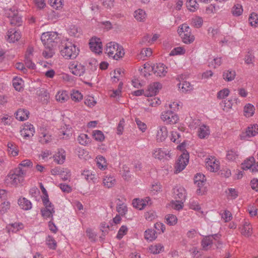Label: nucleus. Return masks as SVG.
Masks as SVG:
<instances>
[{"label": "nucleus", "mask_w": 258, "mask_h": 258, "mask_svg": "<svg viewBox=\"0 0 258 258\" xmlns=\"http://www.w3.org/2000/svg\"><path fill=\"white\" fill-rule=\"evenodd\" d=\"M62 46L60 53L62 56L67 59L75 58L78 55L79 49L70 41H67Z\"/></svg>", "instance_id": "3"}, {"label": "nucleus", "mask_w": 258, "mask_h": 258, "mask_svg": "<svg viewBox=\"0 0 258 258\" xmlns=\"http://www.w3.org/2000/svg\"><path fill=\"white\" fill-rule=\"evenodd\" d=\"M97 167L101 170H105L107 167V164L105 158L102 156H98L96 157Z\"/></svg>", "instance_id": "40"}, {"label": "nucleus", "mask_w": 258, "mask_h": 258, "mask_svg": "<svg viewBox=\"0 0 258 258\" xmlns=\"http://www.w3.org/2000/svg\"><path fill=\"white\" fill-rule=\"evenodd\" d=\"M160 118L166 124H174L179 120L178 115L171 110H165L161 112Z\"/></svg>", "instance_id": "6"}, {"label": "nucleus", "mask_w": 258, "mask_h": 258, "mask_svg": "<svg viewBox=\"0 0 258 258\" xmlns=\"http://www.w3.org/2000/svg\"><path fill=\"white\" fill-rule=\"evenodd\" d=\"M46 243L49 248L52 249H56L57 243L52 236L49 235L47 237Z\"/></svg>", "instance_id": "49"}, {"label": "nucleus", "mask_w": 258, "mask_h": 258, "mask_svg": "<svg viewBox=\"0 0 258 258\" xmlns=\"http://www.w3.org/2000/svg\"><path fill=\"white\" fill-rule=\"evenodd\" d=\"M220 238V235L214 234L204 237L201 241L203 249L208 250L210 249L213 243V239L217 240Z\"/></svg>", "instance_id": "14"}, {"label": "nucleus", "mask_w": 258, "mask_h": 258, "mask_svg": "<svg viewBox=\"0 0 258 258\" xmlns=\"http://www.w3.org/2000/svg\"><path fill=\"white\" fill-rule=\"evenodd\" d=\"M7 147L8 151L11 155L16 156L18 155L19 150L15 144L12 142H9Z\"/></svg>", "instance_id": "43"}, {"label": "nucleus", "mask_w": 258, "mask_h": 258, "mask_svg": "<svg viewBox=\"0 0 258 258\" xmlns=\"http://www.w3.org/2000/svg\"><path fill=\"white\" fill-rule=\"evenodd\" d=\"M223 78L227 82H231L234 80L236 76V72L234 70L230 69L225 70L223 73Z\"/></svg>", "instance_id": "30"}, {"label": "nucleus", "mask_w": 258, "mask_h": 258, "mask_svg": "<svg viewBox=\"0 0 258 258\" xmlns=\"http://www.w3.org/2000/svg\"><path fill=\"white\" fill-rule=\"evenodd\" d=\"M90 48L92 51L95 53L100 54L102 51V44L99 38H92L89 43Z\"/></svg>", "instance_id": "16"}, {"label": "nucleus", "mask_w": 258, "mask_h": 258, "mask_svg": "<svg viewBox=\"0 0 258 258\" xmlns=\"http://www.w3.org/2000/svg\"><path fill=\"white\" fill-rule=\"evenodd\" d=\"M21 135L25 139H29L33 136L35 128L31 124H25L20 131Z\"/></svg>", "instance_id": "15"}, {"label": "nucleus", "mask_w": 258, "mask_h": 258, "mask_svg": "<svg viewBox=\"0 0 258 258\" xmlns=\"http://www.w3.org/2000/svg\"><path fill=\"white\" fill-rule=\"evenodd\" d=\"M42 216L45 218L52 219L53 215L55 212L53 206H46L41 210Z\"/></svg>", "instance_id": "29"}, {"label": "nucleus", "mask_w": 258, "mask_h": 258, "mask_svg": "<svg viewBox=\"0 0 258 258\" xmlns=\"http://www.w3.org/2000/svg\"><path fill=\"white\" fill-rule=\"evenodd\" d=\"M6 16L9 19L10 23L13 25L19 26L22 22V18L15 8H10L5 11Z\"/></svg>", "instance_id": "8"}, {"label": "nucleus", "mask_w": 258, "mask_h": 258, "mask_svg": "<svg viewBox=\"0 0 258 258\" xmlns=\"http://www.w3.org/2000/svg\"><path fill=\"white\" fill-rule=\"evenodd\" d=\"M200 121L198 120H194L190 124L191 128H196L197 126L199 127L198 129V137L201 139L207 138L210 134V130L209 126L204 124H199Z\"/></svg>", "instance_id": "7"}, {"label": "nucleus", "mask_w": 258, "mask_h": 258, "mask_svg": "<svg viewBox=\"0 0 258 258\" xmlns=\"http://www.w3.org/2000/svg\"><path fill=\"white\" fill-rule=\"evenodd\" d=\"M66 151L63 149H59L53 156L54 160L58 164H62L66 160Z\"/></svg>", "instance_id": "25"}, {"label": "nucleus", "mask_w": 258, "mask_h": 258, "mask_svg": "<svg viewBox=\"0 0 258 258\" xmlns=\"http://www.w3.org/2000/svg\"><path fill=\"white\" fill-rule=\"evenodd\" d=\"M25 172L20 167L10 172L6 177V182L13 186H16L24 180Z\"/></svg>", "instance_id": "2"}, {"label": "nucleus", "mask_w": 258, "mask_h": 258, "mask_svg": "<svg viewBox=\"0 0 258 258\" xmlns=\"http://www.w3.org/2000/svg\"><path fill=\"white\" fill-rule=\"evenodd\" d=\"M242 12L243 9L241 5L237 4L233 6L232 13L234 16H239L242 14Z\"/></svg>", "instance_id": "52"}, {"label": "nucleus", "mask_w": 258, "mask_h": 258, "mask_svg": "<svg viewBox=\"0 0 258 258\" xmlns=\"http://www.w3.org/2000/svg\"><path fill=\"white\" fill-rule=\"evenodd\" d=\"M238 156L237 152L234 149H232L227 151L226 157L229 160L234 161L237 158Z\"/></svg>", "instance_id": "56"}, {"label": "nucleus", "mask_w": 258, "mask_h": 258, "mask_svg": "<svg viewBox=\"0 0 258 258\" xmlns=\"http://www.w3.org/2000/svg\"><path fill=\"white\" fill-rule=\"evenodd\" d=\"M220 106L223 110L228 111L232 108V100L228 99H224L220 103Z\"/></svg>", "instance_id": "46"}, {"label": "nucleus", "mask_w": 258, "mask_h": 258, "mask_svg": "<svg viewBox=\"0 0 258 258\" xmlns=\"http://www.w3.org/2000/svg\"><path fill=\"white\" fill-rule=\"evenodd\" d=\"M24 228L23 224L22 223H15L12 224L10 228V230L13 232H16L20 229Z\"/></svg>", "instance_id": "60"}, {"label": "nucleus", "mask_w": 258, "mask_h": 258, "mask_svg": "<svg viewBox=\"0 0 258 258\" xmlns=\"http://www.w3.org/2000/svg\"><path fill=\"white\" fill-rule=\"evenodd\" d=\"M79 143L83 146H86L90 142V139L88 135L85 134L80 135L77 139Z\"/></svg>", "instance_id": "44"}, {"label": "nucleus", "mask_w": 258, "mask_h": 258, "mask_svg": "<svg viewBox=\"0 0 258 258\" xmlns=\"http://www.w3.org/2000/svg\"><path fill=\"white\" fill-rule=\"evenodd\" d=\"M18 204L21 209L25 211L30 210L32 207L31 202L24 197H20L18 200Z\"/></svg>", "instance_id": "23"}, {"label": "nucleus", "mask_w": 258, "mask_h": 258, "mask_svg": "<svg viewBox=\"0 0 258 258\" xmlns=\"http://www.w3.org/2000/svg\"><path fill=\"white\" fill-rule=\"evenodd\" d=\"M167 68L162 63H157L153 66L152 71L154 73L160 77H164L167 73Z\"/></svg>", "instance_id": "18"}, {"label": "nucleus", "mask_w": 258, "mask_h": 258, "mask_svg": "<svg viewBox=\"0 0 258 258\" xmlns=\"http://www.w3.org/2000/svg\"><path fill=\"white\" fill-rule=\"evenodd\" d=\"M152 156L159 160H168L170 158V153L169 151L165 149L156 148L153 150Z\"/></svg>", "instance_id": "12"}, {"label": "nucleus", "mask_w": 258, "mask_h": 258, "mask_svg": "<svg viewBox=\"0 0 258 258\" xmlns=\"http://www.w3.org/2000/svg\"><path fill=\"white\" fill-rule=\"evenodd\" d=\"M70 69L72 70V73L76 76H81L85 72V67L81 63L73 64Z\"/></svg>", "instance_id": "24"}, {"label": "nucleus", "mask_w": 258, "mask_h": 258, "mask_svg": "<svg viewBox=\"0 0 258 258\" xmlns=\"http://www.w3.org/2000/svg\"><path fill=\"white\" fill-rule=\"evenodd\" d=\"M165 222L170 226H173L176 224L177 222V217L173 214H169L165 217Z\"/></svg>", "instance_id": "42"}, {"label": "nucleus", "mask_w": 258, "mask_h": 258, "mask_svg": "<svg viewBox=\"0 0 258 258\" xmlns=\"http://www.w3.org/2000/svg\"><path fill=\"white\" fill-rule=\"evenodd\" d=\"M20 37L21 35L20 32L14 29L10 30L8 32L7 39V40L10 43H13L16 41H18L20 38Z\"/></svg>", "instance_id": "27"}, {"label": "nucleus", "mask_w": 258, "mask_h": 258, "mask_svg": "<svg viewBox=\"0 0 258 258\" xmlns=\"http://www.w3.org/2000/svg\"><path fill=\"white\" fill-rule=\"evenodd\" d=\"M134 16L138 21L144 22L146 19L147 14L144 10L139 9L134 12Z\"/></svg>", "instance_id": "32"}, {"label": "nucleus", "mask_w": 258, "mask_h": 258, "mask_svg": "<svg viewBox=\"0 0 258 258\" xmlns=\"http://www.w3.org/2000/svg\"><path fill=\"white\" fill-rule=\"evenodd\" d=\"M128 231V228L126 226L122 225L121 226V227L119 228L117 234L116 235V238L118 239H121L124 235L126 234L127 232Z\"/></svg>", "instance_id": "58"}, {"label": "nucleus", "mask_w": 258, "mask_h": 258, "mask_svg": "<svg viewBox=\"0 0 258 258\" xmlns=\"http://www.w3.org/2000/svg\"><path fill=\"white\" fill-rule=\"evenodd\" d=\"M255 162V159L253 157H250L249 158L247 159L244 162L241 164V168L243 170H248L249 169L252 172H256L258 170H253L254 167L256 166V163L254 164Z\"/></svg>", "instance_id": "22"}, {"label": "nucleus", "mask_w": 258, "mask_h": 258, "mask_svg": "<svg viewBox=\"0 0 258 258\" xmlns=\"http://www.w3.org/2000/svg\"><path fill=\"white\" fill-rule=\"evenodd\" d=\"M230 94V90L228 88L223 89L219 92L217 94V98L218 99H225Z\"/></svg>", "instance_id": "50"}, {"label": "nucleus", "mask_w": 258, "mask_h": 258, "mask_svg": "<svg viewBox=\"0 0 258 258\" xmlns=\"http://www.w3.org/2000/svg\"><path fill=\"white\" fill-rule=\"evenodd\" d=\"M116 209L118 213L122 216L124 215L127 211V207L124 204H118Z\"/></svg>", "instance_id": "63"}, {"label": "nucleus", "mask_w": 258, "mask_h": 258, "mask_svg": "<svg viewBox=\"0 0 258 258\" xmlns=\"http://www.w3.org/2000/svg\"><path fill=\"white\" fill-rule=\"evenodd\" d=\"M2 203L0 205V211L1 212L5 213L8 211L10 208V203L7 201H2Z\"/></svg>", "instance_id": "59"}, {"label": "nucleus", "mask_w": 258, "mask_h": 258, "mask_svg": "<svg viewBox=\"0 0 258 258\" xmlns=\"http://www.w3.org/2000/svg\"><path fill=\"white\" fill-rule=\"evenodd\" d=\"M258 134V125L252 124L249 126L245 132L240 135V139L248 140L249 138L256 136Z\"/></svg>", "instance_id": "11"}, {"label": "nucleus", "mask_w": 258, "mask_h": 258, "mask_svg": "<svg viewBox=\"0 0 258 258\" xmlns=\"http://www.w3.org/2000/svg\"><path fill=\"white\" fill-rule=\"evenodd\" d=\"M164 250V246L161 243L152 244L149 247V251L153 254H158Z\"/></svg>", "instance_id": "35"}, {"label": "nucleus", "mask_w": 258, "mask_h": 258, "mask_svg": "<svg viewBox=\"0 0 258 258\" xmlns=\"http://www.w3.org/2000/svg\"><path fill=\"white\" fill-rule=\"evenodd\" d=\"M162 84L159 82L153 83L149 86L147 92L145 95L148 97L154 96L162 88Z\"/></svg>", "instance_id": "19"}, {"label": "nucleus", "mask_w": 258, "mask_h": 258, "mask_svg": "<svg viewBox=\"0 0 258 258\" xmlns=\"http://www.w3.org/2000/svg\"><path fill=\"white\" fill-rule=\"evenodd\" d=\"M206 166L211 172H216L220 168L219 161L214 156H210L206 159Z\"/></svg>", "instance_id": "13"}, {"label": "nucleus", "mask_w": 258, "mask_h": 258, "mask_svg": "<svg viewBox=\"0 0 258 258\" xmlns=\"http://www.w3.org/2000/svg\"><path fill=\"white\" fill-rule=\"evenodd\" d=\"M222 63V57L217 56L209 62V66L215 69L220 66Z\"/></svg>", "instance_id": "47"}, {"label": "nucleus", "mask_w": 258, "mask_h": 258, "mask_svg": "<svg viewBox=\"0 0 258 258\" xmlns=\"http://www.w3.org/2000/svg\"><path fill=\"white\" fill-rule=\"evenodd\" d=\"M105 53L109 57L116 60L123 57L124 54L123 47L115 42H110L106 44Z\"/></svg>", "instance_id": "1"}, {"label": "nucleus", "mask_w": 258, "mask_h": 258, "mask_svg": "<svg viewBox=\"0 0 258 258\" xmlns=\"http://www.w3.org/2000/svg\"><path fill=\"white\" fill-rule=\"evenodd\" d=\"M71 96L72 99L76 102H79L83 99L82 94L77 90H73Z\"/></svg>", "instance_id": "54"}, {"label": "nucleus", "mask_w": 258, "mask_h": 258, "mask_svg": "<svg viewBox=\"0 0 258 258\" xmlns=\"http://www.w3.org/2000/svg\"><path fill=\"white\" fill-rule=\"evenodd\" d=\"M49 3L51 7L56 10L62 7L63 0H49Z\"/></svg>", "instance_id": "57"}, {"label": "nucleus", "mask_w": 258, "mask_h": 258, "mask_svg": "<svg viewBox=\"0 0 258 258\" xmlns=\"http://www.w3.org/2000/svg\"><path fill=\"white\" fill-rule=\"evenodd\" d=\"M150 201V199L149 197H147L145 200L135 199L133 201V205L135 208L139 210H142L149 204Z\"/></svg>", "instance_id": "26"}, {"label": "nucleus", "mask_w": 258, "mask_h": 258, "mask_svg": "<svg viewBox=\"0 0 258 258\" xmlns=\"http://www.w3.org/2000/svg\"><path fill=\"white\" fill-rule=\"evenodd\" d=\"M39 139V141L42 144H47L52 140L51 136L46 132H42L40 135Z\"/></svg>", "instance_id": "45"}, {"label": "nucleus", "mask_w": 258, "mask_h": 258, "mask_svg": "<svg viewBox=\"0 0 258 258\" xmlns=\"http://www.w3.org/2000/svg\"><path fill=\"white\" fill-rule=\"evenodd\" d=\"M147 104L152 107H157L161 104V101L157 97H154L148 99L147 100Z\"/></svg>", "instance_id": "51"}, {"label": "nucleus", "mask_w": 258, "mask_h": 258, "mask_svg": "<svg viewBox=\"0 0 258 258\" xmlns=\"http://www.w3.org/2000/svg\"><path fill=\"white\" fill-rule=\"evenodd\" d=\"M241 234L246 237H249L252 234V227L249 222L244 220L241 225L239 227Z\"/></svg>", "instance_id": "20"}, {"label": "nucleus", "mask_w": 258, "mask_h": 258, "mask_svg": "<svg viewBox=\"0 0 258 258\" xmlns=\"http://www.w3.org/2000/svg\"><path fill=\"white\" fill-rule=\"evenodd\" d=\"M206 179L204 174L197 173L195 176V184L197 186V193L198 195H202L205 194L206 191L205 184Z\"/></svg>", "instance_id": "9"}, {"label": "nucleus", "mask_w": 258, "mask_h": 258, "mask_svg": "<svg viewBox=\"0 0 258 258\" xmlns=\"http://www.w3.org/2000/svg\"><path fill=\"white\" fill-rule=\"evenodd\" d=\"M59 39L57 33L46 32L42 33L41 40L44 46L54 47Z\"/></svg>", "instance_id": "5"}, {"label": "nucleus", "mask_w": 258, "mask_h": 258, "mask_svg": "<svg viewBox=\"0 0 258 258\" xmlns=\"http://www.w3.org/2000/svg\"><path fill=\"white\" fill-rule=\"evenodd\" d=\"M174 197L176 200L185 201L186 198V191L182 186H176L174 188Z\"/></svg>", "instance_id": "21"}, {"label": "nucleus", "mask_w": 258, "mask_h": 258, "mask_svg": "<svg viewBox=\"0 0 258 258\" xmlns=\"http://www.w3.org/2000/svg\"><path fill=\"white\" fill-rule=\"evenodd\" d=\"M116 182L115 179L113 176L107 175L103 179L104 186L107 188H110L114 186Z\"/></svg>", "instance_id": "34"}, {"label": "nucleus", "mask_w": 258, "mask_h": 258, "mask_svg": "<svg viewBox=\"0 0 258 258\" xmlns=\"http://www.w3.org/2000/svg\"><path fill=\"white\" fill-rule=\"evenodd\" d=\"M45 50L43 52V55L46 58H51L54 54L53 47L45 46Z\"/></svg>", "instance_id": "55"}, {"label": "nucleus", "mask_w": 258, "mask_h": 258, "mask_svg": "<svg viewBox=\"0 0 258 258\" xmlns=\"http://www.w3.org/2000/svg\"><path fill=\"white\" fill-rule=\"evenodd\" d=\"M153 66H151L148 63H145L143 68L139 69V71L145 76L150 75V73L152 71Z\"/></svg>", "instance_id": "53"}, {"label": "nucleus", "mask_w": 258, "mask_h": 258, "mask_svg": "<svg viewBox=\"0 0 258 258\" xmlns=\"http://www.w3.org/2000/svg\"><path fill=\"white\" fill-rule=\"evenodd\" d=\"M249 22L251 26L255 27L258 24V16L255 13H252L249 18Z\"/></svg>", "instance_id": "64"}, {"label": "nucleus", "mask_w": 258, "mask_h": 258, "mask_svg": "<svg viewBox=\"0 0 258 258\" xmlns=\"http://www.w3.org/2000/svg\"><path fill=\"white\" fill-rule=\"evenodd\" d=\"M186 5L188 9L192 12H195L199 8V4L196 0H187Z\"/></svg>", "instance_id": "48"}, {"label": "nucleus", "mask_w": 258, "mask_h": 258, "mask_svg": "<svg viewBox=\"0 0 258 258\" xmlns=\"http://www.w3.org/2000/svg\"><path fill=\"white\" fill-rule=\"evenodd\" d=\"M29 112L24 109H20L16 113V118L20 121H24L29 117Z\"/></svg>", "instance_id": "31"}, {"label": "nucleus", "mask_w": 258, "mask_h": 258, "mask_svg": "<svg viewBox=\"0 0 258 258\" xmlns=\"http://www.w3.org/2000/svg\"><path fill=\"white\" fill-rule=\"evenodd\" d=\"M145 238L149 241H153L157 237V232L152 229H148L145 231Z\"/></svg>", "instance_id": "38"}, {"label": "nucleus", "mask_w": 258, "mask_h": 258, "mask_svg": "<svg viewBox=\"0 0 258 258\" xmlns=\"http://www.w3.org/2000/svg\"><path fill=\"white\" fill-rule=\"evenodd\" d=\"M82 175L89 182L96 183L98 181L97 176L89 170L84 171L82 173Z\"/></svg>", "instance_id": "39"}, {"label": "nucleus", "mask_w": 258, "mask_h": 258, "mask_svg": "<svg viewBox=\"0 0 258 258\" xmlns=\"http://www.w3.org/2000/svg\"><path fill=\"white\" fill-rule=\"evenodd\" d=\"M189 161V155L187 153H183L178 158L175 164V173H177L183 170Z\"/></svg>", "instance_id": "10"}, {"label": "nucleus", "mask_w": 258, "mask_h": 258, "mask_svg": "<svg viewBox=\"0 0 258 258\" xmlns=\"http://www.w3.org/2000/svg\"><path fill=\"white\" fill-rule=\"evenodd\" d=\"M191 24L196 28L201 27L203 24V19L201 17H196L191 20Z\"/></svg>", "instance_id": "61"}, {"label": "nucleus", "mask_w": 258, "mask_h": 258, "mask_svg": "<svg viewBox=\"0 0 258 258\" xmlns=\"http://www.w3.org/2000/svg\"><path fill=\"white\" fill-rule=\"evenodd\" d=\"M254 111L255 107L252 104H246L243 109L244 115L247 117H251L254 114Z\"/></svg>", "instance_id": "36"}, {"label": "nucleus", "mask_w": 258, "mask_h": 258, "mask_svg": "<svg viewBox=\"0 0 258 258\" xmlns=\"http://www.w3.org/2000/svg\"><path fill=\"white\" fill-rule=\"evenodd\" d=\"M178 87L179 89L183 93H187L193 89L192 86L189 82L186 81H183L182 83H179L178 84Z\"/></svg>", "instance_id": "37"}, {"label": "nucleus", "mask_w": 258, "mask_h": 258, "mask_svg": "<svg viewBox=\"0 0 258 258\" xmlns=\"http://www.w3.org/2000/svg\"><path fill=\"white\" fill-rule=\"evenodd\" d=\"M56 99L57 101L63 103L66 102L69 98L68 92L64 90H60L57 92L55 95Z\"/></svg>", "instance_id": "33"}, {"label": "nucleus", "mask_w": 258, "mask_h": 258, "mask_svg": "<svg viewBox=\"0 0 258 258\" xmlns=\"http://www.w3.org/2000/svg\"><path fill=\"white\" fill-rule=\"evenodd\" d=\"M189 208L200 213L201 215H205L204 212L202 210L201 207L198 201L194 199H190L188 203Z\"/></svg>", "instance_id": "28"}, {"label": "nucleus", "mask_w": 258, "mask_h": 258, "mask_svg": "<svg viewBox=\"0 0 258 258\" xmlns=\"http://www.w3.org/2000/svg\"><path fill=\"white\" fill-rule=\"evenodd\" d=\"M177 32L184 43L189 44L194 41L195 37L191 34V29L186 24L180 25Z\"/></svg>", "instance_id": "4"}, {"label": "nucleus", "mask_w": 258, "mask_h": 258, "mask_svg": "<svg viewBox=\"0 0 258 258\" xmlns=\"http://www.w3.org/2000/svg\"><path fill=\"white\" fill-rule=\"evenodd\" d=\"M184 201H180L179 200H176L175 201L172 202V207L176 210H180L183 208V202Z\"/></svg>", "instance_id": "62"}, {"label": "nucleus", "mask_w": 258, "mask_h": 258, "mask_svg": "<svg viewBox=\"0 0 258 258\" xmlns=\"http://www.w3.org/2000/svg\"><path fill=\"white\" fill-rule=\"evenodd\" d=\"M13 85L16 90L20 91L23 89L24 82L21 78L15 77L13 80Z\"/></svg>", "instance_id": "41"}, {"label": "nucleus", "mask_w": 258, "mask_h": 258, "mask_svg": "<svg viewBox=\"0 0 258 258\" xmlns=\"http://www.w3.org/2000/svg\"><path fill=\"white\" fill-rule=\"evenodd\" d=\"M168 136L167 128L165 125L158 126L156 132V140L158 142H162Z\"/></svg>", "instance_id": "17"}]
</instances>
